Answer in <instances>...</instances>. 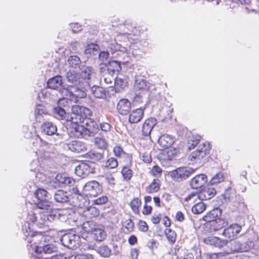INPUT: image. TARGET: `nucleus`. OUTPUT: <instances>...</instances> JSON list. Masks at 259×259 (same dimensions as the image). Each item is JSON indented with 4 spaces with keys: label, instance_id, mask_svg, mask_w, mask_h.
Instances as JSON below:
<instances>
[{
    "label": "nucleus",
    "instance_id": "cd10ccee",
    "mask_svg": "<svg viewBox=\"0 0 259 259\" xmlns=\"http://www.w3.org/2000/svg\"><path fill=\"white\" fill-rule=\"evenodd\" d=\"M142 205V201L140 198L134 197L130 202L129 205L133 212L135 214H140V208Z\"/></svg>",
    "mask_w": 259,
    "mask_h": 259
},
{
    "label": "nucleus",
    "instance_id": "f3484780",
    "mask_svg": "<svg viewBox=\"0 0 259 259\" xmlns=\"http://www.w3.org/2000/svg\"><path fill=\"white\" fill-rule=\"evenodd\" d=\"M179 153V151L177 148H172L166 151L161 152L159 154V159L161 160L171 161L173 160Z\"/></svg>",
    "mask_w": 259,
    "mask_h": 259
},
{
    "label": "nucleus",
    "instance_id": "423d86ee",
    "mask_svg": "<svg viewBox=\"0 0 259 259\" xmlns=\"http://www.w3.org/2000/svg\"><path fill=\"white\" fill-rule=\"evenodd\" d=\"M35 197L37 199L36 205L40 209L51 210L52 202L49 201L48 192L44 189L38 188L34 192Z\"/></svg>",
    "mask_w": 259,
    "mask_h": 259
},
{
    "label": "nucleus",
    "instance_id": "c03bdc74",
    "mask_svg": "<svg viewBox=\"0 0 259 259\" xmlns=\"http://www.w3.org/2000/svg\"><path fill=\"white\" fill-rule=\"evenodd\" d=\"M118 162L114 157H110L107 159L105 163V167L107 169H113L117 167Z\"/></svg>",
    "mask_w": 259,
    "mask_h": 259
},
{
    "label": "nucleus",
    "instance_id": "13d9d810",
    "mask_svg": "<svg viewBox=\"0 0 259 259\" xmlns=\"http://www.w3.org/2000/svg\"><path fill=\"white\" fill-rule=\"evenodd\" d=\"M74 259H94V257L91 254H79L76 255Z\"/></svg>",
    "mask_w": 259,
    "mask_h": 259
},
{
    "label": "nucleus",
    "instance_id": "9b49d317",
    "mask_svg": "<svg viewBox=\"0 0 259 259\" xmlns=\"http://www.w3.org/2000/svg\"><path fill=\"white\" fill-rule=\"evenodd\" d=\"M216 194L215 189L211 184L207 185L199 193H198V200H207L213 197Z\"/></svg>",
    "mask_w": 259,
    "mask_h": 259
},
{
    "label": "nucleus",
    "instance_id": "4468645a",
    "mask_svg": "<svg viewBox=\"0 0 259 259\" xmlns=\"http://www.w3.org/2000/svg\"><path fill=\"white\" fill-rule=\"evenodd\" d=\"M145 107L133 110L128 116V121L131 123H137L143 118Z\"/></svg>",
    "mask_w": 259,
    "mask_h": 259
},
{
    "label": "nucleus",
    "instance_id": "bf43d9fd",
    "mask_svg": "<svg viewBox=\"0 0 259 259\" xmlns=\"http://www.w3.org/2000/svg\"><path fill=\"white\" fill-rule=\"evenodd\" d=\"M42 251L45 253H52L54 251V248L52 245L48 244L44 246L42 248Z\"/></svg>",
    "mask_w": 259,
    "mask_h": 259
},
{
    "label": "nucleus",
    "instance_id": "5701e85b",
    "mask_svg": "<svg viewBox=\"0 0 259 259\" xmlns=\"http://www.w3.org/2000/svg\"><path fill=\"white\" fill-rule=\"evenodd\" d=\"M93 238L97 241H103L106 237V233L103 228V226L99 224L91 233Z\"/></svg>",
    "mask_w": 259,
    "mask_h": 259
},
{
    "label": "nucleus",
    "instance_id": "e2e57ef3",
    "mask_svg": "<svg viewBox=\"0 0 259 259\" xmlns=\"http://www.w3.org/2000/svg\"><path fill=\"white\" fill-rule=\"evenodd\" d=\"M100 127L102 131L107 132L110 131L111 125L107 122H103L100 124Z\"/></svg>",
    "mask_w": 259,
    "mask_h": 259
},
{
    "label": "nucleus",
    "instance_id": "20e7f679",
    "mask_svg": "<svg viewBox=\"0 0 259 259\" xmlns=\"http://www.w3.org/2000/svg\"><path fill=\"white\" fill-rule=\"evenodd\" d=\"M82 89L77 85H67L66 88H63L62 93L64 94L66 97L70 100H74L77 102L78 99L86 97V93Z\"/></svg>",
    "mask_w": 259,
    "mask_h": 259
},
{
    "label": "nucleus",
    "instance_id": "2f4dec72",
    "mask_svg": "<svg viewBox=\"0 0 259 259\" xmlns=\"http://www.w3.org/2000/svg\"><path fill=\"white\" fill-rule=\"evenodd\" d=\"M55 199L56 201L61 203L67 202L68 200L67 193L62 190H58L55 194Z\"/></svg>",
    "mask_w": 259,
    "mask_h": 259
},
{
    "label": "nucleus",
    "instance_id": "4d7b16f0",
    "mask_svg": "<svg viewBox=\"0 0 259 259\" xmlns=\"http://www.w3.org/2000/svg\"><path fill=\"white\" fill-rule=\"evenodd\" d=\"M142 157V160L145 163H150L152 161V158H151V154L147 152L144 153Z\"/></svg>",
    "mask_w": 259,
    "mask_h": 259
},
{
    "label": "nucleus",
    "instance_id": "b1692460",
    "mask_svg": "<svg viewBox=\"0 0 259 259\" xmlns=\"http://www.w3.org/2000/svg\"><path fill=\"white\" fill-rule=\"evenodd\" d=\"M114 154L118 157L121 156H125L127 159L128 163L131 164L132 163V155L131 154L125 153L123 148L119 145L116 146L114 147L113 150Z\"/></svg>",
    "mask_w": 259,
    "mask_h": 259
},
{
    "label": "nucleus",
    "instance_id": "3c124183",
    "mask_svg": "<svg viewBox=\"0 0 259 259\" xmlns=\"http://www.w3.org/2000/svg\"><path fill=\"white\" fill-rule=\"evenodd\" d=\"M54 112L57 114L62 119H64L66 116L65 110L59 106L54 108Z\"/></svg>",
    "mask_w": 259,
    "mask_h": 259
},
{
    "label": "nucleus",
    "instance_id": "4be33fe9",
    "mask_svg": "<svg viewBox=\"0 0 259 259\" xmlns=\"http://www.w3.org/2000/svg\"><path fill=\"white\" fill-rule=\"evenodd\" d=\"M161 185V182L159 179H154L146 187L145 191L148 194H153L158 192Z\"/></svg>",
    "mask_w": 259,
    "mask_h": 259
},
{
    "label": "nucleus",
    "instance_id": "a19ab883",
    "mask_svg": "<svg viewBox=\"0 0 259 259\" xmlns=\"http://www.w3.org/2000/svg\"><path fill=\"white\" fill-rule=\"evenodd\" d=\"M69 66L76 68L81 63L80 58L76 55L70 56L67 60Z\"/></svg>",
    "mask_w": 259,
    "mask_h": 259
},
{
    "label": "nucleus",
    "instance_id": "de8ad7c7",
    "mask_svg": "<svg viewBox=\"0 0 259 259\" xmlns=\"http://www.w3.org/2000/svg\"><path fill=\"white\" fill-rule=\"evenodd\" d=\"M139 231L143 232H147L149 230V226L147 223L143 220H140L137 224Z\"/></svg>",
    "mask_w": 259,
    "mask_h": 259
},
{
    "label": "nucleus",
    "instance_id": "7c9ffc66",
    "mask_svg": "<svg viewBox=\"0 0 259 259\" xmlns=\"http://www.w3.org/2000/svg\"><path fill=\"white\" fill-rule=\"evenodd\" d=\"M108 71L110 74L119 72L121 69L120 64L117 61H111L106 65Z\"/></svg>",
    "mask_w": 259,
    "mask_h": 259
},
{
    "label": "nucleus",
    "instance_id": "0eeeda50",
    "mask_svg": "<svg viewBox=\"0 0 259 259\" xmlns=\"http://www.w3.org/2000/svg\"><path fill=\"white\" fill-rule=\"evenodd\" d=\"M102 186L96 181H91L87 183L82 190L84 195L88 197H95L102 193Z\"/></svg>",
    "mask_w": 259,
    "mask_h": 259
},
{
    "label": "nucleus",
    "instance_id": "f8f14e48",
    "mask_svg": "<svg viewBox=\"0 0 259 259\" xmlns=\"http://www.w3.org/2000/svg\"><path fill=\"white\" fill-rule=\"evenodd\" d=\"M93 171L89 164L85 161H81L75 167V173L79 177L83 178Z\"/></svg>",
    "mask_w": 259,
    "mask_h": 259
},
{
    "label": "nucleus",
    "instance_id": "7ed1b4c3",
    "mask_svg": "<svg viewBox=\"0 0 259 259\" xmlns=\"http://www.w3.org/2000/svg\"><path fill=\"white\" fill-rule=\"evenodd\" d=\"M38 214V224L37 226L39 228H44L49 227V223L53 221L55 218L58 215L61 214V210L59 209H51L50 210L49 213L48 210L41 209Z\"/></svg>",
    "mask_w": 259,
    "mask_h": 259
},
{
    "label": "nucleus",
    "instance_id": "bb28decb",
    "mask_svg": "<svg viewBox=\"0 0 259 259\" xmlns=\"http://www.w3.org/2000/svg\"><path fill=\"white\" fill-rule=\"evenodd\" d=\"M203 200H197L194 202L195 204L192 207V212L194 214H198L202 213L206 209V205L202 202Z\"/></svg>",
    "mask_w": 259,
    "mask_h": 259
},
{
    "label": "nucleus",
    "instance_id": "09e8293b",
    "mask_svg": "<svg viewBox=\"0 0 259 259\" xmlns=\"http://www.w3.org/2000/svg\"><path fill=\"white\" fill-rule=\"evenodd\" d=\"M162 219V214L160 213L155 212L151 217L150 220L151 222L154 225L159 224Z\"/></svg>",
    "mask_w": 259,
    "mask_h": 259
},
{
    "label": "nucleus",
    "instance_id": "9d476101",
    "mask_svg": "<svg viewBox=\"0 0 259 259\" xmlns=\"http://www.w3.org/2000/svg\"><path fill=\"white\" fill-rule=\"evenodd\" d=\"M241 230L242 227L240 225L233 224L224 229L222 235L230 240H232L237 237Z\"/></svg>",
    "mask_w": 259,
    "mask_h": 259
},
{
    "label": "nucleus",
    "instance_id": "37998d69",
    "mask_svg": "<svg viewBox=\"0 0 259 259\" xmlns=\"http://www.w3.org/2000/svg\"><path fill=\"white\" fill-rule=\"evenodd\" d=\"M95 145L99 149H106L108 146L106 140L101 137H96L94 138Z\"/></svg>",
    "mask_w": 259,
    "mask_h": 259
},
{
    "label": "nucleus",
    "instance_id": "aec40b11",
    "mask_svg": "<svg viewBox=\"0 0 259 259\" xmlns=\"http://www.w3.org/2000/svg\"><path fill=\"white\" fill-rule=\"evenodd\" d=\"M228 225V222L226 219L219 217L217 220L210 224V229L217 232L227 227Z\"/></svg>",
    "mask_w": 259,
    "mask_h": 259
},
{
    "label": "nucleus",
    "instance_id": "69168bd1",
    "mask_svg": "<svg viewBox=\"0 0 259 259\" xmlns=\"http://www.w3.org/2000/svg\"><path fill=\"white\" fill-rule=\"evenodd\" d=\"M162 224L166 228H169L171 225L170 219L167 215L164 216L162 218Z\"/></svg>",
    "mask_w": 259,
    "mask_h": 259
},
{
    "label": "nucleus",
    "instance_id": "6e6552de",
    "mask_svg": "<svg viewBox=\"0 0 259 259\" xmlns=\"http://www.w3.org/2000/svg\"><path fill=\"white\" fill-rule=\"evenodd\" d=\"M211 146L209 143H204L196 150L192 152L188 157V159L194 162H197L209 153Z\"/></svg>",
    "mask_w": 259,
    "mask_h": 259
},
{
    "label": "nucleus",
    "instance_id": "a878e982",
    "mask_svg": "<svg viewBox=\"0 0 259 259\" xmlns=\"http://www.w3.org/2000/svg\"><path fill=\"white\" fill-rule=\"evenodd\" d=\"M62 83L61 76L58 75L49 79L47 82V86L49 88L57 90L61 85Z\"/></svg>",
    "mask_w": 259,
    "mask_h": 259
},
{
    "label": "nucleus",
    "instance_id": "f03ea898",
    "mask_svg": "<svg viewBox=\"0 0 259 259\" xmlns=\"http://www.w3.org/2000/svg\"><path fill=\"white\" fill-rule=\"evenodd\" d=\"M92 73L91 67H85L79 72H76L74 70H69L66 75L68 81L71 82L73 85H77L82 88H84L88 85V81L91 78Z\"/></svg>",
    "mask_w": 259,
    "mask_h": 259
},
{
    "label": "nucleus",
    "instance_id": "e433bc0d",
    "mask_svg": "<svg viewBox=\"0 0 259 259\" xmlns=\"http://www.w3.org/2000/svg\"><path fill=\"white\" fill-rule=\"evenodd\" d=\"M93 95L97 98H103L106 96L105 90L99 86H93L92 88Z\"/></svg>",
    "mask_w": 259,
    "mask_h": 259
},
{
    "label": "nucleus",
    "instance_id": "c85d7f7f",
    "mask_svg": "<svg viewBox=\"0 0 259 259\" xmlns=\"http://www.w3.org/2000/svg\"><path fill=\"white\" fill-rule=\"evenodd\" d=\"M136 91L145 92L149 90L148 82L144 79H136L134 85Z\"/></svg>",
    "mask_w": 259,
    "mask_h": 259
},
{
    "label": "nucleus",
    "instance_id": "c9c22d12",
    "mask_svg": "<svg viewBox=\"0 0 259 259\" xmlns=\"http://www.w3.org/2000/svg\"><path fill=\"white\" fill-rule=\"evenodd\" d=\"M166 237L170 244L173 245L175 243L177 239V234L174 230L170 228H166L164 231Z\"/></svg>",
    "mask_w": 259,
    "mask_h": 259
},
{
    "label": "nucleus",
    "instance_id": "58836bf2",
    "mask_svg": "<svg viewBox=\"0 0 259 259\" xmlns=\"http://www.w3.org/2000/svg\"><path fill=\"white\" fill-rule=\"evenodd\" d=\"M130 165L127 162V165ZM121 174L124 180L126 181L130 180L133 176V171L130 168L128 165L123 166L121 171Z\"/></svg>",
    "mask_w": 259,
    "mask_h": 259
},
{
    "label": "nucleus",
    "instance_id": "680f3d73",
    "mask_svg": "<svg viewBox=\"0 0 259 259\" xmlns=\"http://www.w3.org/2000/svg\"><path fill=\"white\" fill-rule=\"evenodd\" d=\"M184 220V214L181 211H177L175 215V220L181 222H183Z\"/></svg>",
    "mask_w": 259,
    "mask_h": 259
},
{
    "label": "nucleus",
    "instance_id": "603ef678",
    "mask_svg": "<svg viewBox=\"0 0 259 259\" xmlns=\"http://www.w3.org/2000/svg\"><path fill=\"white\" fill-rule=\"evenodd\" d=\"M198 193L192 192L191 194H188L185 198L184 201L185 202H188L190 200L192 199L193 202H195L198 200Z\"/></svg>",
    "mask_w": 259,
    "mask_h": 259
},
{
    "label": "nucleus",
    "instance_id": "473e14b6",
    "mask_svg": "<svg viewBox=\"0 0 259 259\" xmlns=\"http://www.w3.org/2000/svg\"><path fill=\"white\" fill-rule=\"evenodd\" d=\"M135 224L131 219H128L123 223V229L124 233L125 234H130L134 230Z\"/></svg>",
    "mask_w": 259,
    "mask_h": 259
},
{
    "label": "nucleus",
    "instance_id": "5fc2aeb1",
    "mask_svg": "<svg viewBox=\"0 0 259 259\" xmlns=\"http://www.w3.org/2000/svg\"><path fill=\"white\" fill-rule=\"evenodd\" d=\"M153 207L151 205L144 204L142 210V213L145 215H149L151 214Z\"/></svg>",
    "mask_w": 259,
    "mask_h": 259
},
{
    "label": "nucleus",
    "instance_id": "c756f323",
    "mask_svg": "<svg viewBox=\"0 0 259 259\" xmlns=\"http://www.w3.org/2000/svg\"><path fill=\"white\" fill-rule=\"evenodd\" d=\"M201 137L198 135H192L188 138V149L192 150L195 148L201 140Z\"/></svg>",
    "mask_w": 259,
    "mask_h": 259
},
{
    "label": "nucleus",
    "instance_id": "6ab92c4d",
    "mask_svg": "<svg viewBox=\"0 0 259 259\" xmlns=\"http://www.w3.org/2000/svg\"><path fill=\"white\" fill-rule=\"evenodd\" d=\"M174 138L167 134L161 135L158 139V144L163 149H168L174 143Z\"/></svg>",
    "mask_w": 259,
    "mask_h": 259
},
{
    "label": "nucleus",
    "instance_id": "393cba45",
    "mask_svg": "<svg viewBox=\"0 0 259 259\" xmlns=\"http://www.w3.org/2000/svg\"><path fill=\"white\" fill-rule=\"evenodd\" d=\"M42 132L49 136L54 135L57 131V127L52 122H45L41 126Z\"/></svg>",
    "mask_w": 259,
    "mask_h": 259
},
{
    "label": "nucleus",
    "instance_id": "79ce46f5",
    "mask_svg": "<svg viewBox=\"0 0 259 259\" xmlns=\"http://www.w3.org/2000/svg\"><path fill=\"white\" fill-rule=\"evenodd\" d=\"M162 169L158 165H154L150 170L149 173L155 179H159L162 176Z\"/></svg>",
    "mask_w": 259,
    "mask_h": 259
},
{
    "label": "nucleus",
    "instance_id": "338daca9",
    "mask_svg": "<svg viewBox=\"0 0 259 259\" xmlns=\"http://www.w3.org/2000/svg\"><path fill=\"white\" fill-rule=\"evenodd\" d=\"M38 215L34 213H31L28 214V220L32 223H36V224H38Z\"/></svg>",
    "mask_w": 259,
    "mask_h": 259
},
{
    "label": "nucleus",
    "instance_id": "4c0bfd02",
    "mask_svg": "<svg viewBox=\"0 0 259 259\" xmlns=\"http://www.w3.org/2000/svg\"><path fill=\"white\" fill-rule=\"evenodd\" d=\"M88 157L93 162L100 161L103 157V154L96 151H90L87 153Z\"/></svg>",
    "mask_w": 259,
    "mask_h": 259
},
{
    "label": "nucleus",
    "instance_id": "774afa93",
    "mask_svg": "<svg viewBox=\"0 0 259 259\" xmlns=\"http://www.w3.org/2000/svg\"><path fill=\"white\" fill-rule=\"evenodd\" d=\"M128 242L131 245H134L138 242L137 237L135 235H131L128 238Z\"/></svg>",
    "mask_w": 259,
    "mask_h": 259
},
{
    "label": "nucleus",
    "instance_id": "864d4df0",
    "mask_svg": "<svg viewBox=\"0 0 259 259\" xmlns=\"http://www.w3.org/2000/svg\"><path fill=\"white\" fill-rule=\"evenodd\" d=\"M108 197L106 196H102L93 201V204L96 205H102L106 203L108 201Z\"/></svg>",
    "mask_w": 259,
    "mask_h": 259
},
{
    "label": "nucleus",
    "instance_id": "39448f33",
    "mask_svg": "<svg viewBox=\"0 0 259 259\" xmlns=\"http://www.w3.org/2000/svg\"><path fill=\"white\" fill-rule=\"evenodd\" d=\"M195 170L193 168L182 166L170 171L169 175L174 181L181 182L188 179Z\"/></svg>",
    "mask_w": 259,
    "mask_h": 259
},
{
    "label": "nucleus",
    "instance_id": "8fccbe9b",
    "mask_svg": "<svg viewBox=\"0 0 259 259\" xmlns=\"http://www.w3.org/2000/svg\"><path fill=\"white\" fill-rule=\"evenodd\" d=\"M110 249L107 246H102L99 248V252L103 257H108L110 254Z\"/></svg>",
    "mask_w": 259,
    "mask_h": 259
},
{
    "label": "nucleus",
    "instance_id": "1a4fd4ad",
    "mask_svg": "<svg viewBox=\"0 0 259 259\" xmlns=\"http://www.w3.org/2000/svg\"><path fill=\"white\" fill-rule=\"evenodd\" d=\"M203 242L207 245L219 249L227 246L228 243V240L222 239L213 235H210L204 238Z\"/></svg>",
    "mask_w": 259,
    "mask_h": 259
},
{
    "label": "nucleus",
    "instance_id": "f257e3e1",
    "mask_svg": "<svg viewBox=\"0 0 259 259\" xmlns=\"http://www.w3.org/2000/svg\"><path fill=\"white\" fill-rule=\"evenodd\" d=\"M92 115L91 109L85 107L74 105L72 107L70 114V135L74 138H82L89 131L91 126L88 122L85 123L86 127L82 124L87 120H90Z\"/></svg>",
    "mask_w": 259,
    "mask_h": 259
},
{
    "label": "nucleus",
    "instance_id": "a211bd4d",
    "mask_svg": "<svg viewBox=\"0 0 259 259\" xmlns=\"http://www.w3.org/2000/svg\"><path fill=\"white\" fill-rule=\"evenodd\" d=\"M222 212V210L220 208L218 207L214 208L207 212L206 214L203 217L202 219L204 221L209 222L211 224L213 221H214L219 217H221Z\"/></svg>",
    "mask_w": 259,
    "mask_h": 259
},
{
    "label": "nucleus",
    "instance_id": "412c9836",
    "mask_svg": "<svg viewBox=\"0 0 259 259\" xmlns=\"http://www.w3.org/2000/svg\"><path fill=\"white\" fill-rule=\"evenodd\" d=\"M67 145L68 149L73 152L80 153L86 150L84 144L78 141H72L68 143Z\"/></svg>",
    "mask_w": 259,
    "mask_h": 259
},
{
    "label": "nucleus",
    "instance_id": "ddd939ff",
    "mask_svg": "<svg viewBox=\"0 0 259 259\" xmlns=\"http://www.w3.org/2000/svg\"><path fill=\"white\" fill-rule=\"evenodd\" d=\"M207 177L204 174H199L195 176L190 181V185L193 189L201 188L206 183Z\"/></svg>",
    "mask_w": 259,
    "mask_h": 259
},
{
    "label": "nucleus",
    "instance_id": "72a5a7b5",
    "mask_svg": "<svg viewBox=\"0 0 259 259\" xmlns=\"http://www.w3.org/2000/svg\"><path fill=\"white\" fill-rule=\"evenodd\" d=\"M99 213V210L94 206H90L84 211L85 217L91 219L97 218Z\"/></svg>",
    "mask_w": 259,
    "mask_h": 259
},
{
    "label": "nucleus",
    "instance_id": "f704fd0d",
    "mask_svg": "<svg viewBox=\"0 0 259 259\" xmlns=\"http://www.w3.org/2000/svg\"><path fill=\"white\" fill-rule=\"evenodd\" d=\"M99 224H96L93 221H88L83 223L82 225V229L84 232L87 233H91Z\"/></svg>",
    "mask_w": 259,
    "mask_h": 259
},
{
    "label": "nucleus",
    "instance_id": "6e6d98bb",
    "mask_svg": "<svg viewBox=\"0 0 259 259\" xmlns=\"http://www.w3.org/2000/svg\"><path fill=\"white\" fill-rule=\"evenodd\" d=\"M228 252H218L213 253L209 254V259H218L220 257H222L225 255L228 254Z\"/></svg>",
    "mask_w": 259,
    "mask_h": 259
},
{
    "label": "nucleus",
    "instance_id": "dca6fc26",
    "mask_svg": "<svg viewBox=\"0 0 259 259\" xmlns=\"http://www.w3.org/2000/svg\"><path fill=\"white\" fill-rule=\"evenodd\" d=\"M116 108L119 114L126 115L131 109V103L127 99H121L117 103Z\"/></svg>",
    "mask_w": 259,
    "mask_h": 259
},
{
    "label": "nucleus",
    "instance_id": "052dcab7",
    "mask_svg": "<svg viewBox=\"0 0 259 259\" xmlns=\"http://www.w3.org/2000/svg\"><path fill=\"white\" fill-rule=\"evenodd\" d=\"M62 183L67 186H73L75 183V180L72 178L66 177L64 178Z\"/></svg>",
    "mask_w": 259,
    "mask_h": 259
},
{
    "label": "nucleus",
    "instance_id": "a18cd8bd",
    "mask_svg": "<svg viewBox=\"0 0 259 259\" xmlns=\"http://www.w3.org/2000/svg\"><path fill=\"white\" fill-rule=\"evenodd\" d=\"M99 47L98 45L91 43L88 44L85 49L84 53L86 55H93L98 51Z\"/></svg>",
    "mask_w": 259,
    "mask_h": 259
},
{
    "label": "nucleus",
    "instance_id": "2eb2a0df",
    "mask_svg": "<svg viewBox=\"0 0 259 259\" xmlns=\"http://www.w3.org/2000/svg\"><path fill=\"white\" fill-rule=\"evenodd\" d=\"M157 124V119L154 117H150L146 119L143 124L142 132L144 136H148L150 135L151 132Z\"/></svg>",
    "mask_w": 259,
    "mask_h": 259
},
{
    "label": "nucleus",
    "instance_id": "0e129e2a",
    "mask_svg": "<svg viewBox=\"0 0 259 259\" xmlns=\"http://www.w3.org/2000/svg\"><path fill=\"white\" fill-rule=\"evenodd\" d=\"M70 257L66 253H62L53 255L51 259H70Z\"/></svg>",
    "mask_w": 259,
    "mask_h": 259
},
{
    "label": "nucleus",
    "instance_id": "ea45409f",
    "mask_svg": "<svg viewBox=\"0 0 259 259\" xmlns=\"http://www.w3.org/2000/svg\"><path fill=\"white\" fill-rule=\"evenodd\" d=\"M114 85L116 90L120 91L127 87V82L123 78L117 77L115 79Z\"/></svg>",
    "mask_w": 259,
    "mask_h": 259
},
{
    "label": "nucleus",
    "instance_id": "49530a36",
    "mask_svg": "<svg viewBox=\"0 0 259 259\" xmlns=\"http://www.w3.org/2000/svg\"><path fill=\"white\" fill-rule=\"evenodd\" d=\"M224 180V175L221 172L217 173L212 179L210 180V184L217 185L221 183Z\"/></svg>",
    "mask_w": 259,
    "mask_h": 259
}]
</instances>
